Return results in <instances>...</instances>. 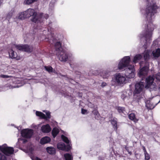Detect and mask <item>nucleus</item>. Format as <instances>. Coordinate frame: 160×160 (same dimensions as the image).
<instances>
[{
	"label": "nucleus",
	"mask_w": 160,
	"mask_h": 160,
	"mask_svg": "<svg viewBox=\"0 0 160 160\" xmlns=\"http://www.w3.org/2000/svg\"><path fill=\"white\" fill-rule=\"evenodd\" d=\"M22 140H23V142L24 143H26L27 142V140L26 139H22Z\"/></svg>",
	"instance_id": "nucleus-46"
},
{
	"label": "nucleus",
	"mask_w": 160,
	"mask_h": 160,
	"mask_svg": "<svg viewBox=\"0 0 160 160\" xmlns=\"http://www.w3.org/2000/svg\"><path fill=\"white\" fill-rule=\"evenodd\" d=\"M59 132V130L57 128H54L52 131V134L54 138L57 136Z\"/></svg>",
	"instance_id": "nucleus-28"
},
{
	"label": "nucleus",
	"mask_w": 160,
	"mask_h": 160,
	"mask_svg": "<svg viewBox=\"0 0 160 160\" xmlns=\"http://www.w3.org/2000/svg\"><path fill=\"white\" fill-rule=\"evenodd\" d=\"M149 68L147 66L143 67L141 69L138 73L139 77L142 78V81L143 78L147 75Z\"/></svg>",
	"instance_id": "nucleus-9"
},
{
	"label": "nucleus",
	"mask_w": 160,
	"mask_h": 160,
	"mask_svg": "<svg viewBox=\"0 0 160 160\" xmlns=\"http://www.w3.org/2000/svg\"><path fill=\"white\" fill-rule=\"evenodd\" d=\"M46 112V116L41 112L36 111V115L37 116H39L42 118L47 119L50 118H51L50 113L49 112Z\"/></svg>",
	"instance_id": "nucleus-13"
},
{
	"label": "nucleus",
	"mask_w": 160,
	"mask_h": 160,
	"mask_svg": "<svg viewBox=\"0 0 160 160\" xmlns=\"http://www.w3.org/2000/svg\"><path fill=\"white\" fill-rule=\"evenodd\" d=\"M71 147L69 145H68L66 146V149L65 150L66 151H68L71 149Z\"/></svg>",
	"instance_id": "nucleus-40"
},
{
	"label": "nucleus",
	"mask_w": 160,
	"mask_h": 160,
	"mask_svg": "<svg viewBox=\"0 0 160 160\" xmlns=\"http://www.w3.org/2000/svg\"><path fill=\"white\" fill-rule=\"evenodd\" d=\"M143 149L144 151V153H145L146 152H147V151H146V149H145V148L144 147H143Z\"/></svg>",
	"instance_id": "nucleus-44"
},
{
	"label": "nucleus",
	"mask_w": 160,
	"mask_h": 160,
	"mask_svg": "<svg viewBox=\"0 0 160 160\" xmlns=\"http://www.w3.org/2000/svg\"><path fill=\"white\" fill-rule=\"evenodd\" d=\"M33 133L32 130L30 129H26L22 130L21 132V134L22 137L29 138L31 137Z\"/></svg>",
	"instance_id": "nucleus-12"
},
{
	"label": "nucleus",
	"mask_w": 160,
	"mask_h": 160,
	"mask_svg": "<svg viewBox=\"0 0 160 160\" xmlns=\"http://www.w3.org/2000/svg\"><path fill=\"white\" fill-rule=\"evenodd\" d=\"M152 54L154 57L156 58L159 57L160 55V49L158 48L155 50L153 51Z\"/></svg>",
	"instance_id": "nucleus-22"
},
{
	"label": "nucleus",
	"mask_w": 160,
	"mask_h": 160,
	"mask_svg": "<svg viewBox=\"0 0 160 160\" xmlns=\"http://www.w3.org/2000/svg\"><path fill=\"white\" fill-rule=\"evenodd\" d=\"M48 14H46L43 15L42 13H40L39 15H38V16H37V17L38 20H39V21L36 23H38L39 22H40V19H42V18H44L45 19H47L48 18Z\"/></svg>",
	"instance_id": "nucleus-18"
},
{
	"label": "nucleus",
	"mask_w": 160,
	"mask_h": 160,
	"mask_svg": "<svg viewBox=\"0 0 160 160\" xmlns=\"http://www.w3.org/2000/svg\"><path fill=\"white\" fill-rule=\"evenodd\" d=\"M57 55L58 56L59 60L61 61L65 62L67 61L68 56L64 50L61 51L59 54Z\"/></svg>",
	"instance_id": "nucleus-11"
},
{
	"label": "nucleus",
	"mask_w": 160,
	"mask_h": 160,
	"mask_svg": "<svg viewBox=\"0 0 160 160\" xmlns=\"http://www.w3.org/2000/svg\"><path fill=\"white\" fill-rule=\"evenodd\" d=\"M102 86H105L106 85V83L105 82H102Z\"/></svg>",
	"instance_id": "nucleus-45"
},
{
	"label": "nucleus",
	"mask_w": 160,
	"mask_h": 160,
	"mask_svg": "<svg viewBox=\"0 0 160 160\" xmlns=\"http://www.w3.org/2000/svg\"><path fill=\"white\" fill-rule=\"evenodd\" d=\"M0 150L4 154L8 156L12 154L14 151L13 148H12L5 147L3 146H0Z\"/></svg>",
	"instance_id": "nucleus-10"
},
{
	"label": "nucleus",
	"mask_w": 160,
	"mask_h": 160,
	"mask_svg": "<svg viewBox=\"0 0 160 160\" xmlns=\"http://www.w3.org/2000/svg\"><path fill=\"white\" fill-rule=\"evenodd\" d=\"M61 138L63 141H64L66 143L68 144L69 143V141L67 137L62 135L61 136Z\"/></svg>",
	"instance_id": "nucleus-33"
},
{
	"label": "nucleus",
	"mask_w": 160,
	"mask_h": 160,
	"mask_svg": "<svg viewBox=\"0 0 160 160\" xmlns=\"http://www.w3.org/2000/svg\"><path fill=\"white\" fill-rule=\"evenodd\" d=\"M145 160H149L150 158V156L149 154L147 152L144 153Z\"/></svg>",
	"instance_id": "nucleus-35"
},
{
	"label": "nucleus",
	"mask_w": 160,
	"mask_h": 160,
	"mask_svg": "<svg viewBox=\"0 0 160 160\" xmlns=\"http://www.w3.org/2000/svg\"><path fill=\"white\" fill-rule=\"evenodd\" d=\"M64 156L66 160H71L72 159V157L70 154H65Z\"/></svg>",
	"instance_id": "nucleus-30"
},
{
	"label": "nucleus",
	"mask_w": 160,
	"mask_h": 160,
	"mask_svg": "<svg viewBox=\"0 0 160 160\" xmlns=\"http://www.w3.org/2000/svg\"><path fill=\"white\" fill-rule=\"evenodd\" d=\"M51 140L50 138L48 137H45L42 138L40 140V143L42 144H45L50 142Z\"/></svg>",
	"instance_id": "nucleus-20"
},
{
	"label": "nucleus",
	"mask_w": 160,
	"mask_h": 160,
	"mask_svg": "<svg viewBox=\"0 0 160 160\" xmlns=\"http://www.w3.org/2000/svg\"><path fill=\"white\" fill-rule=\"evenodd\" d=\"M160 102V100L159 101V102H158V103L159 102Z\"/></svg>",
	"instance_id": "nucleus-50"
},
{
	"label": "nucleus",
	"mask_w": 160,
	"mask_h": 160,
	"mask_svg": "<svg viewBox=\"0 0 160 160\" xmlns=\"http://www.w3.org/2000/svg\"><path fill=\"white\" fill-rule=\"evenodd\" d=\"M41 129L43 132L46 133L50 132L51 130V128L48 124L42 126Z\"/></svg>",
	"instance_id": "nucleus-17"
},
{
	"label": "nucleus",
	"mask_w": 160,
	"mask_h": 160,
	"mask_svg": "<svg viewBox=\"0 0 160 160\" xmlns=\"http://www.w3.org/2000/svg\"><path fill=\"white\" fill-rule=\"evenodd\" d=\"M24 12L26 18L32 16L33 18L32 19V21L33 22L36 23L39 21L38 20L37 13L34 9L30 8L24 11Z\"/></svg>",
	"instance_id": "nucleus-5"
},
{
	"label": "nucleus",
	"mask_w": 160,
	"mask_h": 160,
	"mask_svg": "<svg viewBox=\"0 0 160 160\" xmlns=\"http://www.w3.org/2000/svg\"><path fill=\"white\" fill-rule=\"evenodd\" d=\"M125 69V75L129 78H133L135 76V71L134 66L132 65H130Z\"/></svg>",
	"instance_id": "nucleus-6"
},
{
	"label": "nucleus",
	"mask_w": 160,
	"mask_h": 160,
	"mask_svg": "<svg viewBox=\"0 0 160 160\" xmlns=\"http://www.w3.org/2000/svg\"><path fill=\"white\" fill-rule=\"evenodd\" d=\"M144 85L143 82L141 81L136 83L135 86V90L134 92V96L136 95V94L139 93L141 92L144 88Z\"/></svg>",
	"instance_id": "nucleus-7"
},
{
	"label": "nucleus",
	"mask_w": 160,
	"mask_h": 160,
	"mask_svg": "<svg viewBox=\"0 0 160 160\" xmlns=\"http://www.w3.org/2000/svg\"><path fill=\"white\" fill-rule=\"evenodd\" d=\"M118 112L120 113H124L125 112V108L122 107H119L117 108Z\"/></svg>",
	"instance_id": "nucleus-31"
},
{
	"label": "nucleus",
	"mask_w": 160,
	"mask_h": 160,
	"mask_svg": "<svg viewBox=\"0 0 160 160\" xmlns=\"http://www.w3.org/2000/svg\"><path fill=\"white\" fill-rule=\"evenodd\" d=\"M44 68L45 70L50 73L53 72V68L51 66H45Z\"/></svg>",
	"instance_id": "nucleus-32"
},
{
	"label": "nucleus",
	"mask_w": 160,
	"mask_h": 160,
	"mask_svg": "<svg viewBox=\"0 0 160 160\" xmlns=\"http://www.w3.org/2000/svg\"><path fill=\"white\" fill-rule=\"evenodd\" d=\"M41 160L37 157H36L34 158V160Z\"/></svg>",
	"instance_id": "nucleus-47"
},
{
	"label": "nucleus",
	"mask_w": 160,
	"mask_h": 160,
	"mask_svg": "<svg viewBox=\"0 0 160 160\" xmlns=\"http://www.w3.org/2000/svg\"><path fill=\"white\" fill-rule=\"evenodd\" d=\"M110 72L108 70H106L103 73L102 75L103 78H106L108 77L110 75Z\"/></svg>",
	"instance_id": "nucleus-29"
},
{
	"label": "nucleus",
	"mask_w": 160,
	"mask_h": 160,
	"mask_svg": "<svg viewBox=\"0 0 160 160\" xmlns=\"http://www.w3.org/2000/svg\"><path fill=\"white\" fill-rule=\"evenodd\" d=\"M8 52L9 57L11 58H15L17 60H19L20 59V57L19 56H18L17 53H15L14 52L13 50H11L9 51Z\"/></svg>",
	"instance_id": "nucleus-15"
},
{
	"label": "nucleus",
	"mask_w": 160,
	"mask_h": 160,
	"mask_svg": "<svg viewBox=\"0 0 160 160\" xmlns=\"http://www.w3.org/2000/svg\"><path fill=\"white\" fill-rule=\"evenodd\" d=\"M1 77L2 78H9L10 77H11L12 76H9L7 75H1Z\"/></svg>",
	"instance_id": "nucleus-42"
},
{
	"label": "nucleus",
	"mask_w": 160,
	"mask_h": 160,
	"mask_svg": "<svg viewBox=\"0 0 160 160\" xmlns=\"http://www.w3.org/2000/svg\"><path fill=\"white\" fill-rule=\"evenodd\" d=\"M152 102L150 101H147L146 104V106L147 108L149 109H152L155 106V105H157L158 103H156L155 105L151 103Z\"/></svg>",
	"instance_id": "nucleus-23"
},
{
	"label": "nucleus",
	"mask_w": 160,
	"mask_h": 160,
	"mask_svg": "<svg viewBox=\"0 0 160 160\" xmlns=\"http://www.w3.org/2000/svg\"><path fill=\"white\" fill-rule=\"evenodd\" d=\"M86 112V110L83 109H82V113L83 114H84Z\"/></svg>",
	"instance_id": "nucleus-43"
},
{
	"label": "nucleus",
	"mask_w": 160,
	"mask_h": 160,
	"mask_svg": "<svg viewBox=\"0 0 160 160\" xmlns=\"http://www.w3.org/2000/svg\"><path fill=\"white\" fill-rule=\"evenodd\" d=\"M142 58V56L140 54L136 55L133 58V62L134 63H136L138 62V61L140 60Z\"/></svg>",
	"instance_id": "nucleus-26"
},
{
	"label": "nucleus",
	"mask_w": 160,
	"mask_h": 160,
	"mask_svg": "<svg viewBox=\"0 0 160 160\" xmlns=\"http://www.w3.org/2000/svg\"><path fill=\"white\" fill-rule=\"evenodd\" d=\"M0 160H6V157L3 154L0 153Z\"/></svg>",
	"instance_id": "nucleus-36"
},
{
	"label": "nucleus",
	"mask_w": 160,
	"mask_h": 160,
	"mask_svg": "<svg viewBox=\"0 0 160 160\" xmlns=\"http://www.w3.org/2000/svg\"><path fill=\"white\" fill-rule=\"evenodd\" d=\"M155 77L157 80L160 81V73L159 72L155 75Z\"/></svg>",
	"instance_id": "nucleus-38"
},
{
	"label": "nucleus",
	"mask_w": 160,
	"mask_h": 160,
	"mask_svg": "<svg viewBox=\"0 0 160 160\" xmlns=\"http://www.w3.org/2000/svg\"><path fill=\"white\" fill-rule=\"evenodd\" d=\"M130 62V58L129 56L124 57L120 61L118 64V68L120 69H122L126 67H128Z\"/></svg>",
	"instance_id": "nucleus-4"
},
{
	"label": "nucleus",
	"mask_w": 160,
	"mask_h": 160,
	"mask_svg": "<svg viewBox=\"0 0 160 160\" xmlns=\"http://www.w3.org/2000/svg\"><path fill=\"white\" fill-rule=\"evenodd\" d=\"M38 0H25L24 2L27 4H29L34 2L37 1Z\"/></svg>",
	"instance_id": "nucleus-34"
},
{
	"label": "nucleus",
	"mask_w": 160,
	"mask_h": 160,
	"mask_svg": "<svg viewBox=\"0 0 160 160\" xmlns=\"http://www.w3.org/2000/svg\"><path fill=\"white\" fill-rule=\"evenodd\" d=\"M143 57L145 61L148 60L150 58V52L148 50L145 51L143 53Z\"/></svg>",
	"instance_id": "nucleus-25"
},
{
	"label": "nucleus",
	"mask_w": 160,
	"mask_h": 160,
	"mask_svg": "<svg viewBox=\"0 0 160 160\" xmlns=\"http://www.w3.org/2000/svg\"><path fill=\"white\" fill-rule=\"evenodd\" d=\"M154 78L153 76H149L145 79L146 85L145 88H149L150 90L157 91L158 89L160 91V85L157 86L156 83L153 82Z\"/></svg>",
	"instance_id": "nucleus-2"
},
{
	"label": "nucleus",
	"mask_w": 160,
	"mask_h": 160,
	"mask_svg": "<svg viewBox=\"0 0 160 160\" xmlns=\"http://www.w3.org/2000/svg\"><path fill=\"white\" fill-rule=\"evenodd\" d=\"M147 3L145 10V16L148 20H150L152 15L155 12L157 6L152 0H147Z\"/></svg>",
	"instance_id": "nucleus-1"
},
{
	"label": "nucleus",
	"mask_w": 160,
	"mask_h": 160,
	"mask_svg": "<svg viewBox=\"0 0 160 160\" xmlns=\"http://www.w3.org/2000/svg\"><path fill=\"white\" fill-rule=\"evenodd\" d=\"M58 148L61 150H64L66 149L65 145L63 143L59 142L57 144Z\"/></svg>",
	"instance_id": "nucleus-24"
},
{
	"label": "nucleus",
	"mask_w": 160,
	"mask_h": 160,
	"mask_svg": "<svg viewBox=\"0 0 160 160\" xmlns=\"http://www.w3.org/2000/svg\"><path fill=\"white\" fill-rule=\"evenodd\" d=\"M115 79L116 82L118 85H121L126 83V78L125 76L120 73L116 75Z\"/></svg>",
	"instance_id": "nucleus-8"
},
{
	"label": "nucleus",
	"mask_w": 160,
	"mask_h": 160,
	"mask_svg": "<svg viewBox=\"0 0 160 160\" xmlns=\"http://www.w3.org/2000/svg\"><path fill=\"white\" fill-rule=\"evenodd\" d=\"M140 65L141 66H142V64H141V62L140 63Z\"/></svg>",
	"instance_id": "nucleus-48"
},
{
	"label": "nucleus",
	"mask_w": 160,
	"mask_h": 160,
	"mask_svg": "<svg viewBox=\"0 0 160 160\" xmlns=\"http://www.w3.org/2000/svg\"><path fill=\"white\" fill-rule=\"evenodd\" d=\"M26 18L24 12L19 13L18 15L16 17V19L17 20H22Z\"/></svg>",
	"instance_id": "nucleus-19"
},
{
	"label": "nucleus",
	"mask_w": 160,
	"mask_h": 160,
	"mask_svg": "<svg viewBox=\"0 0 160 160\" xmlns=\"http://www.w3.org/2000/svg\"><path fill=\"white\" fill-rule=\"evenodd\" d=\"M112 124L115 127H117V123L116 121L115 120H112L111 121Z\"/></svg>",
	"instance_id": "nucleus-37"
},
{
	"label": "nucleus",
	"mask_w": 160,
	"mask_h": 160,
	"mask_svg": "<svg viewBox=\"0 0 160 160\" xmlns=\"http://www.w3.org/2000/svg\"><path fill=\"white\" fill-rule=\"evenodd\" d=\"M14 46L17 49L30 53L32 52L34 48L32 46L25 45H14Z\"/></svg>",
	"instance_id": "nucleus-3"
},
{
	"label": "nucleus",
	"mask_w": 160,
	"mask_h": 160,
	"mask_svg": "<svg viewBox=\"0 0 160 160\" xmlns=\"http://www.w3.org/2000/svg\"><path fill=\"white\" fill-rule=\"evenodd\" d=\"M151 26V25H150V27ZM153 30V28L152 26H151V27H150L149 29L148 28L146 30V34L145 35H143L142 36H141V37H145L146 39H149L152 36V32Z\"/></svg>",
	"instance_id": "nucleus-14"
},
{
	"label": "nucleus",
	"mask_w": 160,
	"mask_h": 160,
	"mask_svg": "<svg viewBox=\"0 0 160 160\" xmlns=\"http://www.w3.org/2000/svg\"><path fill=\"white\" fill-rule=\"evenodd\" d=\"M46 150L47 152L50 154H54L55 152V149L52 147H47Z\"/></svg>",
	"instance_id": "nucleus-27"
},
{
	"label": "nucleus",
	"mask_w": 160,
	"mask_h": 160,
	"mask_svg": "<svg viewBox=\"0 0 160 160\" xmlns=\"http://www.w3.org/2000/svg\"><path fill=\"white\" fill-rule=\"evenodd\" d=\"M128 152H129V153L130 154H131L132 153L131 152H129V151H128Z\"/></svg>",
	"instance_id": "nucleus-49"
},
{
	"label": "nucleus",
	"mask_w": 160,
	"mask_h": 160,
	"mask_svg": "<svg viewBox=\"0 0 160 160\" xmlns=\"http://www.w3.org/2000/svg\"><path fill=\"white\" fill-rule=\"evenodd\" d=\"M121 97L124 100L126 99H128V97L124 93L122 94V95Z\"/></svg>",
	"instance_id": "nucleus-39"
},
{
	"label": "nucleus",
	"mask_w": 160,
	"mask_h": 160,
	"mask_svg": "<svg viewBox=\"0 0 160 160\" xmlns=\"http://www.w3.org/2000/svg\"><path fill=\"white\" fill-rule=\"evenodd\" d=\"M128 118L130 119L133 121L135 122H137L138 120V119L136 118L135 114L133 113L128 115Z\"/></svg>",
	"instance_id": "nucleus-21"
},
{
	"label": "nucleus",
	"mask_w": 160,
	"mask_h": 160,
	"mask_svg": "<svg viewBox=\"0 0 160 160\" xmlns=\"http://www.w3.org/2000/svg\"><path fill=\"white\" fill-rule=\"evenodd\" d=\"M12 15V12L9 13L7 16V18L10 19L11 18Z\"/></svg>",
	"instance_id": "nucleus-41"
},
{
	"label": "nucleus",
	"mask_w": 160,
	"mask_h": 160,
	"mask_svg": "<svg viewBox=\"0 0 160 160\" xmlns=\"http://www.w3.org/2000/svg\"><path fill=\"white\" fill-rule=\"evenodd\" d=\"M56 54H59L60 52L63 50L61 47V43L60 42H57L55 45Z\"/></svg>",
	"instance_id": "nucleus-16"
}]
</instances>
